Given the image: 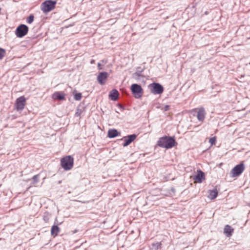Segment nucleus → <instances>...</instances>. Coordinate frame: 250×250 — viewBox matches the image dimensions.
Returning <instances> with one entry per match:
<instances>
[{
  "label": "nucleus",
  "mask_w": 250,
  "mask_h": 250,
  "mask_svg": "<svg viewBox=\"0 0 250 250\" xmlns=\"http://www.w3.org/2000/svg\"><path fill=\"white\" fill-rule=\"evenodd\" d=\"M245 170V166L243 163L234 167L230 171V175L231 177H235L239 176Z\"/></svg>",
  "instance_id": "5"
},
{
  "label": "nucleus",
  "mask_w": 250,
  "mask_h": 250,
  "mask_svg": "<svg viewBox=\"0 0 250 250\" xmlns=\"http://www.w3.org/2000/svg\"><path fill=\"white\" fill-rule=\"evenodd\" d=\"M26 104V99L24 96H21L17 99L15 104V106L17 110H22Z\"/></svg>",
  "instance_id": "8"
},
{
  "label": "nucleus",
  "mask_w": 250,
  "mask_h": 250,
  "mask_svg": "<svg viewBox=\"0 0 250 250\" xmlns=\"http://www.w3.org/2000/svg\"><path fill=\"white\" fill-rule=\"evenodd\" d=\"M216 141V137H213L209 139V143L211 144V145H215V142Z\"/></svg>",
  "instance_id": "22"
},
{
  "label": "nucleus",
  "mask_w": 250,
  "mask_h": 250,
  "mask_svg": "<svg viewBox=\"0 0 250 250\" xmlns=\"http://www.w3.org/2000/svg\"><path fill=\"white\" fill-rule=\"evenodd\" d=\"M134 75H136V76H138V77L140 76V74H139L138 73H137V72L135 73L134 74Z\"/></svg>",
  "instance_id": "27"
},
{
  "label": "nucleus",
  "mask_w": 250,
  "mask_h": 250,
  "mask_svg": "<svg viewBox=\"0 0 250 250\" xmlns=\"http://www.w3.org/2000/svg\"><path fill=\"white\" fill-rule=\"evenodd\" d=\"M130 89L136 98L139 99L143 96V90L140 85L135 83L132 84Z\"/></svg>",
  "instance_id": "6"
},
{
  "label": "nucleus",
  "mask_w": 250,
  "mask_h": 250,
  "mask_svg": "<svg viewBox=\"0 0 250 250\" xmlns=\"http://www.w3.org/2000/svg\"><path fill=\"white\" fill-rule=\"evenodd\" d=\"M82 98V94L80 93H76L74 95V99L76 101H80Z\"/></svg>",
  "instance_id": "21"
},
{
  "label": "nucleus",
  "mask_w": 250,
  "mask_h": 250,
  "mask_svg": "<svg viewBox=\"0 0 250 250\" xmlns=\"http://www.w3.org/2000/svg\"><path fill=\"white\" fill-rule=\"evenodd\" d=\"M218 195V191L216 188L210 190L209 194V198L211 199H215Z\"/></svg>",
  "instance_id": "18"
},
{
  "label": "nucleus",
  "mask_w": 250,
  "mask_h": 250,
  "mask_svg": "<svg viewBox=\"0 0 250 250\" xmlns=\"http://www.w3.org/2000/svg\"><path fill=\"white\" fill-rule=\"evenodd\" d=\"M203 179H205L204 173L201 170H198L194 179L198 183H201Z\"/></svg>",
  "instance_id": "13"
},
{
  "label": "nucleus",
  "mask_w": 250,
  "mask_h": 250,
  "mask_svg": "<svg viewBox=\"0 0 250 250\" xmlns=\"http://www.w3.org/2000/svg\"><path fill=\"white\" fill-rule=\"evenodd\" d=\"M56 3V1L46 0L41 5L42 10L43 13L50 12L55 8Z\"/></svg>",
  "instance_id": "3"
},
{
  "label": "nucleus",
  "mask_w": 250,
  "mask_h": 250,
  "mask_svg": "<svg viewBox=\"0 0 250 250\" xmlns=\"http://www.w3.org/2000/svg\"><path fill=\"white\" fill-rule=\"evenodd\" d=\"M120 134V132H119L116 129H110L108 131L107 136L109 138H113L118 136Z\"/></svg>",
  "instance_id": "15"
},
{
  "label": "nucleus",
  "mask_w": 250,
  "mask_h": 250,
  "mask_svg": "<svg viewBox=\"0 0 250 250\" xmlns=\"http://www.w3.org/2000/svg\"><path fill=\"white\" fill-rule=\"evenodd\" d=\"M119 96V92L116 89H112L110 92L109 97L113 101H116Z\"/></svg>",
  "instance_id": "16"
},
{
  "label": "nucleus",
  "mask_w": 250,
  "mask_h": 250,
  "mask_svg": "<svg viewBox=\"0 0 250 250\" xmlns=\"http://www.w3.org/2000/svg\"><path fill=\"white\" fill-rule=\"evenodd\" d=\"M234 231V229H232L230 226L227 225L225 227L224 232L226 234L227 237H230L232 235V233Z\"/></svg>",
  "instance_id": "14"
},
{
  "label": "nucleus",
  "mask_w": 250,
  "mask_h": 250,
  "mask_svg": "<svg viewBox=\"0 0 250 250\" xmlns=\"http://www.w3.org/2000/svg\"><path fill=\"white\" fill-rule=\"evenodd\" d=\"M34 19V16L33 15H30L26 20V21L28 23L31 24L33 22Z\"/></svg>",
  "instance_id": "20"
},
{
  "label": "nucleus",
  "mask_w": 250,
  "mask_h": 250,
  "mask_svg": "<svg viewBox=\"0 0 250 250\" xmlns=\"http://www.w3.org/2000/svg\"><path fill=\"white\" fill-rule=\"evenodd\" d=\"M6 55L5 49L0 48V60H2Z\"/></svg>",
  "instance_id": "19"
},
{
  "label": "nucleus",
  "mask_w": 250,
  "mask_h": 250,
  "mask_svg": "<svg viewBox=\"0 0 250 250\" xmlns=\"http://www.w3.org/2000/svg\"><path fill=\"white\" fill-rule=\"evenodd\" d=\"M108 76L109 74L106 72H100L97 76V81L100 84L103 85L105 84Z\"/></svg>",
  "instance_id": "9"
},
{
  "label": "nucleus",
  "mask_w": 250,
  "mask_h": 250,
  "mask_svg": "<svg viewBox=\"0 0 250 250\" xmlns=\"http://www.w3.org/2000/svg\"><path fill=\"white\" fill-rule=\"evenodd\" d=\"M177 144L174 137L164 136L159 138L157 142V145L161 147L167 149L170 148Z\"/></svg>",
  "instance_id": "1"
},
{
  "label": "nucleus",
  "mask_w": 250,
  "mask_h": 250,
  "mask_svg": "<svg viewBox=\"0 0 250 250\" xmlns=\"http://www.w3.org/2000/svg\"><path fill=\"white\" fill-rule=\"evenodd\" d=\"M148 87L153 94H161L164 91V88L160 83H153L148 85Z\"/></svg>",
  "instance_id": "4"
},
{
  "label": "nucleus",
  "mask_w": 250,
  "mask_h": 250,
  "mask_svg": "<svg viewBox=\"0 0 250 250\" xmlns=\"http://www.w3.org/2000/svg\"><path fill=\"white\" fill-rule=\"evenodd\" d=\"M52 99L54 100H63L65 99V94L62 92H55L52 95Z\"/></svg>",
  "instance_id": "12"
},
{
  "label": "nucleus",
  "mask_w": 250,
  "mask_h": 250,
  "mask_svg": "<svg viewBox=\"0 0 250 250\" xmlns=\"http://www.w3.org/2000/svg\"><path fill=\"white\" fill-rule=\"evenodd\" d=\"M28 31V27L25 24H21L17 28L15 34L19 38H22L25 36Z\"/></svg>",
  "instance_id": "7"
},
{
  "label": "nucleus",
  "mask_w": 250,
  "mask_h": 250,
  "mask_svg": "<svg viewBox=\"0 0 250 250\" xmlns=\"http://www.w3.org/2000/svg\"><path fill=\"white\" fill-rule=\"evenodd\" d=\"M60 228L57 226L54 225L52 227L51 233L52 236H57L58 234Z\"/></svg>",
  "instance_id": "17"
},
{
  "label": "nucleus",
  "mask_w": 250,
  "mask_h": 250,
  "mask_svg": "<svg viewBox=\"0 0 250 250\" xmlns=\"http://www.w3.org/2000/svg\"><path fill=\"white\" fill-rule=\"evenodd\" d=\"M170 109V106L168 105H165L164 108H163V110L165 111H168V110H169Z\"/></svg>",
  "instance_id": "25"
},
{
  "label": "nucleus",
  "mask_w": 250,
  "mask_h": 250,
  "mask_svg": "<svg viewBox=\"0 0 250 250\" xmlns=\"http://www.w3.org/2000/svg\"><path fill=\"white\" fill-rule=\"evenodd\" d=\"M49 218L48 216V213H44L43 215V220L45 222H48L49 221Z\"/></svg>",
  "instance_id": "23"
},
{
  "label": "nucleus",
  "mask_w": 250,
  "mask_h": 250,
  "mask_svg": "<svg viewBox=\"0 0 250 250\" xmlns=\"http://www.w3.org/2000/svg\"><path fill=\"white\" fill-rule=\"evenodd\" d=\"M90 62H91V63H94V60H91Z\"/></svg>",
  "instance_id": "28"
},
{
  "label": "nucleus",
  "mask_w": 250,
  "mask_h": 250,
  "mask_svg": "<svg viewBox=\"0 0 250 250\" xmlns=\"http://www.w3.org/2000/svg\"><path fill=\"white\" fill-rule=\"evenodd\" d=\"M195 110L197 111V117L199 121H203L205 118V110L203 107L196 108Z\"/></svg>",
  "instance_id": "11"
},
{
  "label": "nucleus",
  "mask_w": 250,
  "mask_h": 250,
  "mask_svg": "<svg viewBox=\"0 0 250 250\" xmlns=\"http://www.w3.org/2000/svg\"><path fill=\"white\" fill-rule=\"evenodd\" d=\"M98 69H99V70H101L102 69V68L101 67V64L100 63H98Z\"/></svg>",
  "instance_id": "26"
},
{
  "label": "nucleus",
  "mask_w": 250,
  "mask_h": 250,
  "mask_svg": "<svg viewBox=\"0 0 250 250\" xmlns=\"http://www.w3.org/2000/svg\"><path fill=\"white\" fill-rule=\"evenodd\" d=\"M61 165L65 170H71L74 165V159L71 156H66L61 160Z\"/></svg>",
  "instance_id": "2"
},
{
  "label": "nucleus",
  "mask_w": 250,
  "mask_h": 250,
  "mask_svg": "<svg viewBox=\"0 0 250 250\" xmlns=\"http://www.w3.org/2000/svg\"><path fill=\"white\" fill-rule=\"evenodd\" d=\"M137 137V135L135 134L125 136L123 138L124 143L123 146H127L130 144Z\"/></svg>",
  "instance_id": "10"
},
{
  "label": "nucleus",
  "mask_w": 250,
  "mask_h": 250,
  "mask_svg": "<svg viewBox=\"0 0 250 250\" xmlns=\"http://www.w3.org/2000/svg\"><path fill=\"white\" fill-rule=\"evenodd\" d=\"M39 178V175H36L33 177V179L35 183L38 182V179Z\"/></svg>",
  "instance_id": "24"
}]
</instances>
